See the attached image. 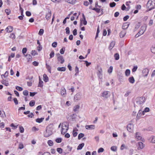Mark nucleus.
<instances>
[{"instance_id":"4be33fe9","label":"nucleus","mask_w":155,"mask_h":155,"mask_svg":"<svg viewBox=\"0 0 155 155\" xmlns=\"http://www.w3.org/2000/svg\"><path fill=\"white\" fill-rule=\"evenodd\" d=\"M128 80L129 82L131 84H133L135 81V80L133 77L129 78Z\"/></svg>"},{"instance_id":"cd10ccee","label":"nucleus","mask_w":155,"mask_h":155,"mask_svg":"<svg viewBox=\"0 0 155 155\" xmlns=\"http://www.w3.org/2000/svg\"><path fill=\"white\" fill-rule=\"evenodd\" d=\"M35 101L34 100L31 101L29 102V104L30 106L33 107L35 104Z\"/></svg>"},{"instance_id":"a18cd8bd","label":"nucleus","mask_w":155,"mask_h":155,"mask_svg":"<svg viewBox=\"0 0 155 155\" xmlns=\"http://www.w3.org/2000/svg\"><path fill=\"white\" fill-rule=\"evenodd\" d=\"M31 54L32 55L35 56L37 54V52L36 51L34 50L31 51Z\"/></svg>"},{"instance_id":"f8f14e48","label":"nucleus","mask_w":155,"mask_h":155,"mask_svg":"<svg viewBox=\"0 0 155 155\" xmlns=\"http://www.w3.org/2000/svg\"><path fill=\"white\" fill-rule=\"evenodd\" d=\"M51 11L50 10H49L48 12L46 13L45 16V18L47 20H48L50 18V17L51 16Z\"/></svg>"},{"instance_id":"20e7f679","label":"nucleus","mask_w":155,"mask_h":155,"mask_svg":"<svg viewBox=\"0 0 155 155\" xmlns=\"http://www.w3.org/2000/svg\"><path fill=\"white\" fill-rule=\"evenodd\" d=\"M136 103L138 104H141L144 102V98L143 97H137L136 99Z\"/></svg>"},{"instance_id":"79ce46f5","label":"nucleus","mask_w":155,"mask_h":155,"mask_svg":"<svg viewBox=\"0 0 155 155\" xmlns=\"http://www.w3.org/2000/svg\"><path fill=\"white\" fill-rule=\"evenodd\" d=\"M44 32V30L43 29H40L38 33V34L40 35H42Z\"/></svg>"},{"instance_id":"2eb2a0df","label":"nucleus","mask_w":155,"mask_h":155,"mask_svg":"<svg viewBox=\"0 0 155 155\" xmlns=\"http://www.w3.org/2000/svg\"><path fill=\"white\" fill-rule=\"evenodd\" d=\"M115 42L114 41H112L110 43L109 47V48L110 50H111L114 47Z\"/></svg>"},{"instance_id":"e2e57ef3","label":"nucleus","mask_w":155,"mask_h":155,"mask_svg":"<svg viewBox=\"0 0 155 155\" xmlns=\"http://www.w3.org/2000/svg\"><path fill=\"white\" fill-rule=\"evenodd\" d=\"M42 46L40 45H39L37 47V50L38 51H40L41 50H42Z\"/></svg>"},{"instance_id":"58836bf2","label":"nucleus","mask_w":155,"mask_h":155,"mask_svg":"<svg viewBox=\"0 0 155 155\" xmlns=\"http://www.w3.org/2000/svg\"><path fill=\"white\" fill-rule=\"evenodd\" d=\"M24 148V146L22 143H20L18 145V148L21 149Z\"/></svg>"},{"instance_id":"bb28decb","label":"nucleus","mask_w":155,"mask_h":155,"mask_svg":"<svg viewBox=\"0 0 155 155\" xmlns=\"http://www.w3.org/2000/svg\"><path fill=\"white\" fill-rule=\"evenodd\" d=\"M80 108V106L79 105H75L74 108V112L77 111Z\"/></svg>"},{"instance_id":"a211bd4d","label":"nucleus","mask_w":155,"mask_h":155,"mask_svg":"<svg viewBox=\"0 0 155 155\" xmlns=\"http://www.w3.org/2000/svg\"><path fill=\"white\" fill-rule=\"evenodd\" d=\"M81 97V96L79 94H76L74 97V99L75 101H77L79 99H80Z\"/></svg>"},{"instance_id":"5fc2aeb1","label":"nucleus","mask_w":155,"mask_h":155,"mask_svg":"<svg viewBox=\"0 0 155 155\" xmlns=\"http://www.w3.org/2000/svg\"><path fill=\"white\" fill-rule=\"evenodd\" d=\"M27 51V48H23L22 50V53L23 54L25 53Z\"/></svg>"},{"instance_id":"1a4fd4ad","label":"nucleus","mask_w":155,"mask_h":155,"mask_svg":"<svg viewBox=\"0 0 155 155\" xmlns=\"http://www.w3.org/2000/svg\"><path fill=\"white\" fill-rule=\"evenodd\" d=\"M52 134V132L49 130H46V132L44 133V136L45 137H48Z\"/></svg>"},{"instance_id":"ddd939ff","label":"nucleus","mask_w":155,"mask_h":155,"mask_svg":"<svg viewBox=\"0 0 155 155\" xmlns=\"http://www.w3.org/2000/svg\"><path fill=\"white\" fill-rule=\"evenodd\" d=\"M102 70L101 68L98 71V72L97 73V75L99 78L100 79H102Z\"/></svg>"},{"instance_id":"de8ad7c7","label":"nucleus","mask_w":155,"mask_h":155,"mask_svg":"<svg viewBox=\"0 0 155 155\" xmlns=\"http://www.w3.org/2000/svg\"><path fill=\"white\" fill-rule=\"evenodd\" d=\"M25 56H26L28 59V61H29L30 60H31V58H32V57L30 55L27 54L26 55H25Z\"/></svg>"},{"instance_id":"603ef678","label":"nucleus","mask_w":155,"mask_h":155,"mask_svg":"<svg viewBox=\"0 0 155 155\" xmlns=\"http://www.w3.org/2000/svg\"><path fill=\"white\" fill-rule=\"evenodd\" d=\"M66 33L67 34H69L70 33V30L69 27H67L66 28Z\"/></svg>"},{"instance_id":"13d9d810","label":"nucleus","mask_w":155,"mask_h":155,"mask_svg":"<svg viewBox=\"0 0 155 155\" xmlns=\"http://www.w3.org/2000/svg\"><path fill=\"white\" fill-rule=\"evenodd\" d=\"M8 72H7V71H6L5 74H4V75H1V77L2 78H3L4 77V78L5 77H7V76H8Z\"/></svg>"},{"instance_id":"5701e85b","label":"nucleus","mask_w":155,"mask_h":155,"mask_svg":"<svg viewBox=\"0 0 155 155\" xmlns=\"http://www.w3.org/2000/svg\"><path fill=\"white\" fill-rule=\"evenodd\" d=\"M84 146V143H82L81 144H80L77 147V150H81L82 149V148H83V147Z\"/></svg>"},{"instance_id":"4c0bfd02","label":"nucleus","mask_w":155,"mask_h":155,"mask_svg":"<svg viewBox=\"0 0 155 155\" xmlns=\"http://www.w3.org/2000/svg\"><path fill=\"white\" fill-rule=\"evenodd\" d=\"M57 150L59 153L61 154L62 153L63 150L61 148H58L57 149Z\"/></svg>"},{"instance_id":"e433bc0d","label":"nucleus","mask_w":155,"mask_h":155,"mask_svg":"<svg viewBox=\"0 0 155 155\" xmlns=\"http://www.w3.org/2000/svg\"><path fill=\"white\" fill-rule=\"evenodd\" d=\"M9 37L12 38L13 39H14L15 38V35L14 33H12L10 36H9Z\"/></svg>"},{"instance_id":"c756f323","label":"nucleus","mask_w":155,"mask_h":155,"mask_svg":"<svg viewBox=\"0 0 155 155\" xmlns=\"http://www.w3.org/2000/svg\"><path fill=\"white\" fill-rule=\"evenodd\" d=\"M151 51L152 53L155 54V45L152 47L151 48Z\"/></svg>"},{"instance_id":"864d4df0","label":"nucleus","mask_w":155,"mask_h":155,"mask_svg":"<svg viewBox=\"0 0 155 155\" xmlns=\"http://www.w3.org/2000/svg\"><path fill=\"white\" fill-rule=\"evenodd\" d=\"M28 92L27 90H25L23 91V94L25 96H27L28 95Z\"/></svg>"},{"instance_id":"423d86ee","label":"nucleus","mask_w":155,"mask_h":155,"mask_svg":"<svg viewBox=\"0 0 155 155\" xmlns=\"http://www.w3.org/2000/svg\"><path fill=\"white\" fill-rule=\"evenodd\" d=\"M57 56L58 61L60 62L61 64L63 63L64 61V59L63 56L58 54H57Z\"/></svg>"},{"instance_id":"338daca9","label":"nucleus","mask_w":155,"mask_h":155,"mask_svg":"<svg viewBox=\"0 0 155 155\" xmlns=\"http://www.w3.org/2000/svg\"><path fill=\"white\" fill-rule=\"evenodd\" d=\"M34 114L32 113H31L29 115H28L27 116L28 117H31L32 118L34 117Z\"/></svg>"},{"instance_id":"c9c22d12","label":"nucleus","mask_w":155,"mask_h":155,"mask_svg":"<svg viewBox=\"0 0 155 155\" xmlns=\"http://www.w3.org/2000/svg\"><path fill=\"white\" fill-rule=\"evenodd\" d=\"M48 144L50 146H52L53 145V142L51 140H49L48 142Z\"/></svg>"},{"instance_id":"8fccbe9b","label":"nucleus","mask_w":155,"mask_h":155,"mask_svg":"<svg viewBox=\"0 0 155 155\" xmlns=\"http://www.w3.org/2000/svg\"><path fill=\"white\" fill-rule=\"evenodd\" d=\"M57 45V43L56 42H54L52 43V46L53 47L55 48Z\"/></svg>"},{"instance_id":"a19ab883","label":"nucleus","mask_w":155,"mask_h":155,"mask_svg":"<svg viewBox=\"0 0 155 155\" xmlns=\"http://www.w3.org/2000/svg\"><path fill=\"white\" fill-rule=\"evenodd\" d=\"M5 12L6 13L7 15H8L10 14L11 13V11L10 9H6L5 10Z\"/></svg>"},{"instance_id":"f704fd0d","label":"nucleus","mask_w":155,"mask_h":155,"mask_svg":"<svg viewBox=\"0 0 155 155\" xmlns=\"http://www.w3.org/2000/svg\"><path fill=\"white\" fill-rule=\"evenodd\" d=\"M150 138L151 142L153 143H155V136H152Z\"/></svg>"},{"instance_id":"7ed1b4c3","label":"nucleus","mask_w":155,"mask_h":155,"mask_svg":"<svg viewBox=\"0 0 155 155\" xmlns=\"http://www.w3.org/2000/svg\"><path fill=\"white\" fill-rule=\"evenodd\" d=\"M61 126V134L64 135L67 132L68 130V125L66 123H64L62 124Z\"/></svg>"},{"instance_id":"bf43d9fd","label":"nucleus","mask_w":155,"mask_h":155,"mask_svg":"<svg viewBox=\"0 0 155 155\" xmlns=\"http://www.w3.org/2000/svg\"><path fill=\"white\" fill-rule=\"evenodd\" d=\"M13 101L14 103L15 104L17 105L18 104V102L17 99L16 98H15L13 99Z\"/></svg>"},{"instance_id":"b1692460","label":"nucleus","mask_w":155,"mask_h":155,"mask_svg":"<svg viewBox=\"0 0 155 155\" xmlns=\"http://www.w3.org/2000/svg\"><path fill=\"white\" fill-rule=\"evenodd\" d=\"M44 119V118H38L36 119V121L37 123H41L43 121Z\"/></svg>"},{"instance_id":"2f4dec72","label":"nucleus","mask_w":155,"mask_h":155,"mask_svg":"<svg viewBox=\"0 0 155 155\" xmlns=\"http://www.w3.org/2000/svg\"><path fill=\"white\" fill-rule=\"evenodd\" d=\"M114 57L116 60H118L119 58V55L118 54L116 53L114 55Z\"/></svg>"},{"instance_id":"39448f33","label":"nucleus","mask_w":155,"mask_h":155,"mask_svg":"<svg viewBox=\"0 0 155 155\" xmlns=\"http://www.w3.org/2000/svg\"><path fill=\"white\" fill-rule=\"evenodd\" d=\"M60 94L61 96L64 97H65L66 96L67 93L66 90L64 87H62L60 90Z\"/></svg>"},{"instance_id":"dca6fc26","label":"nucleus","mask_w":155,"mask_h":155,"mask_svg":"<svg viewBox=\"0 0 155 155\" xmlns=\"http://www.w3.org/2000/svg\"><path fill=\"white\" fill-rule=\"evenodd\" d=\"M108 94V91H104L102 93V97L106 98L107 97V95Z\"/></svg>"},{"instance_id":"393cba45","label":"nucleus","mask_w":155,"mask_h":155,"mask_svg":"<svg viewBox=\"0 0 155 155\" xmlns=\"http://www.w3.org/2000/svg\"><path fill=\"white\" fill-rule=\"evenodd\" d=\"M2 83L6 86H8L9 85L8 82L4 80L2 81Z\"/></svg>"},{"instance_id":"6ab92c4d","label":"nucleus","mask_w":155,"mask_h":155,"mask_svg":"<svg viewBox=\"0 0 155 155\" xmlns=\"http://www.w3.org/2000/svg\"><path fill=\"white\" fill-rule=\"evenodd\" d=\"M129 24L127 23L123 24L122 26V28L124 29H127L129 26Z\"/></svg>"},{"instance_id":"37998d69","label":"nucleus","mask_w":155,"mask_h":155,"mask_svg":"<svg viewBox=\"0 0 155 155\" xmlns=\"http://www.w3.org/2000/svg\"><path fill=\"white\" fill-rule=\"evenodd\" d=\"M55 141L57 143H60L61 142L62 140L61 138H58L56 139Z\"/></svg>"},{"instance_id":"412c9836","label":"nucleus","mask_w":155,"mask_h":155,"mask_svg":"<svg viewBox=\"0 0 155 155\" xmlns=\"http://www.w3.org/2000/svg\"><path fill=\"white\" fill-rule=\"evenodd\" d=\"M145 112L144 111H143L141 112V113L139 111L138 114H137V117H141V116L142 115L143 116L145 114Z\"/></svg>"},{"instance_id":"a878e982","label":"nucleus","mask_w":155,"mask_h":155,"mask_svg":"<svg viewBox=\"0 0 155 155\" xmlns=\"http://www.w3.org/2000/svg\"><path fill=\"white\" fill-rule=\"evenodd\" d=\"M66 1L69 3L74 4L75 3L76 0H66Z\"/></svg>"},{"instance_id":"69168bd1","label":"nucleus","mask_w":155,"mask_h":155,"mask_svg":"<svg viewBox=\"0 0 155 155\" xmlns=\"http://www.w3.org/2000/svg\"><path fill=\"white\" fill-rule=\"evenodd\" d=\"M129 18V16L126 15L124 18L123 20L124 21H126Z\"/></svg>"},{"instance_id":"f3484780","label":"nucleus","mask_w":155,"mask_h":155,"mask_svg":"<svg viewBox=\"0 0 155 155\" xmlns=\"http://www.w3.org/2000/svg\"><path fill=\"white\" fill-rule=\"evenodd\" d=\"M126 33V31H121L120 33V38H123L125 35Z\"/></svg>"},{"instance_id":"7c9ffc66","label":"nucleus","mask_w":155,"mask_h":155,"mask_svg":"<svg viewBox=\"0 0 155 155\" xmlns=\"http://www.w3.org/2000/svg\"><path fill=\"white\" fill-rule=\"evenodd\" d=\"M130 74V71L129 69H127L125 72V75L127 76H129Z\"/></svg>"},{"instance_id":"052dcab7","label":"nucleus","mask_w":155,"mask_h":155,"mask_svg":"<svg viewBox=\"0 0 155 155\" xmlns=\"http://www.w3.org/2000/svg\"><path fill=\"white\" fill-rule=\"evenodd\" d=\"M26 15L27 16H30L31 15V13L29 11H26Z\"/></svg>"},{"instance_id":"774afa93","label":"nucleus","mask_w":155,"mask_h":155,"mask_svg":"<svg viewBox=\"0 0 155 155\" xmlns=\"http://www.w3.org/2000/svg\"><path fill=\"white\" fill-rule=\"evenodd\" d=\"M73 136L74 137H76L78 134V133L76 132H75L74 130L73 132Z\"/></svg>"},{"instance_id":"ea45409f","label":"nucleus","mask_w":155,"mask_h":155,"mask_svg":"<svg viewBox=\"0 0 155 155\" xmlns=\"http://www.w3.org/2000/svg\"><path fill=\"white\" fill-rule=\"evenodd\" d=\"M110 149L112 151H115L117 150V147L116 146H113L111 147Z\"/></svg>"},{"instance_id":"49530a36","label":"nucleus","mask_w":155,"mask_h":155,"mask_svg":"<svg viewBox=\"0 0 155 155\" xmlns=\"http://www.w3.org/2000/svg\"><path fill=\"white\" fill-rule=\"evenodd\" d=\"M19 130L21 133H23L24 132V129L22 126H20Z\"/></svg>"},{"instance_id":"9d476101","label":"nucleus","mask_w":155,"mask_h":155,"mask_svg":"<svg viewBox=\"0 0 155 155\" xmlns=\"http://www.w3.org/2000/svg\"><path fill=\"white\" fill-rule=\"evenodd\" d=\"M136 138L137 140H142V141H143V139H142V137L140 135V134L139 133H137L136 134Z\"/></svg>"},{"instance_id":"6e6552de","label":"nucleus","mask_w":155,"mask_h":155,"mask_svg":"<svg viewBox=\"0 0 155 155\" xmlns=\"http://www.w3.org/2000/svg\"><path fill=\"white\" fill-rule=\"evenodd\" d=\"M144 146V144L142 142H139L138 143L137 147L138 150L142 149Z\"/></svg>"},{"instance_id":"9b49d317","label":"nucleus","mask_w":155,"mask_h":155,"mask_svg":"<svg viewBox=\"0 0 155 155\" xmlns=\"http://www.w3.org/2000/svg\"><path fill=\"white\" fill-rule=\"evenodd\" d=\"M95 126L94 125H87L85 126V128L86 129L93 130L94 129Z\"/></svg>"},{"instance_id":"4468645a","label":"nucleus","mask_w":155,"mask_h":155,"mask_svg":"<svg viewBox=\"0 0 155 155\" xmlns=\"http://www.w3.org/2000/svg\"><path fill=\"white\" fill-rule=\"evenodd\" d=\"M13 27L12 26H8L5 29V30L8 33L11 32L13 31Z\"/></svg>"},{"instance_id":"473e14b6","label":"nucleus","mask_w":155,"mask_h":155,"mask_svg":"<svg viewBox=\"0 0 155 155\" xmlns=\"http://www.w3.org/2000/svg\"><path fill=\"white\" fill-rule=\"evenodd\" d=\"M65 50V47H63L60 50V53L61 54H63L64 53Z\"/></svg>"},{"instance_id":"0eeeda50","label":"nucleus","mask_w":155,"mask_h":155,"mask_svg":"<svg viewBox=\"0 0 155 155\" xmlns=\"http://www.w3.org/2000/svg\"><path fill=\"white\" fill-rule=\"evenodd\" d=\"M149 72L148 68H143L142 71V75L143 76L145 77L147 76Z\"/></svg>"},{"instance_id":"6e6d98bb","label":"nucleus","mask_w":155,"mask_h":155,"mask_svg":"<svg viewBox=\"0 0 155 155\" xmlns=\"http://www.w3.org/2000/svg\"><path fill=\"white\" fill-rule=\"evenodd\" d=\"M141 7V6L140 5H137L135 7L136 8L137 10L140 9Z\"/></svg>"},{"instance_id":"72a5a7b5","label":"nucleus","mask_w":155,"mask_h":155,"mask_svg":"<svg viewBox=\"0 0 155 155\" xmlns=\"http://www.w3.org/2000/svg\"><path fill=\"white\" fill-rule=\"evenodd\" d=\"M84 136V134L83 133H80L78 135V138L79 140H80L81 138H82Z\"/></svg>"},{"instance_id":"3c124183","label":"nucleus","mask_w":155,"mask_h":155,"mask_svg":"<svg viewBox=\"0 0 155 155\" xmlns=\"http://www.w3.org/2000/svg\"><path fill=\"white\" fill-rule=\"evenodd\" d=\"M116 5V3L114 2H113L110 3V6L111 7H114Z\"/></svg>"},{"instance_id":"f257e3e1","label":"nucleus","mask_w":155,"mask_h":155,"mask_svg":"<svg viewBox=\"0 0 155 155\" xmlns=\"http://www.w3.org/2000/svg\"><path fill=\"white\" fill-rule=\"evenodd\" d=\"M146 6L148 8L149 11L154 9L155 7V0H149Z\"/></svg>"},{"instance_id":"c85d7f7f","label":"nucleus","mask_w":155,"mask_h":155,"mask_svg":"<svg viewBox=\"0 0 155 155\" xmlns=\"http://www.w3.org/2000/svg\"><path fill=\"white\" fill-rule=\"evenodd\" d=\"M43 82L40 79V78H39V84H38V87H42L43 86Z\"/></svg>"},{"instance_id":"680f3d73","label":"nucleus","mask_w":155,"mask_h":155,"mask_svg":"<svg viewBox=\"0 0 155 155\" xmlns=\"http://www.w3.org/2000/svg\"><path fill=\"white\" fill-rule=\"evenodd\" d=\"M104 149L102 148H100L98 150V153H101V152H102L104 151Z\"/></svg>"},{"instance_id":"4d7b16f0","label":"nucleus","mask_w":155,"mask_h":155,"mask_svg":"<svg viewBox=\"0 0 155 155\" xmlns=\"http://www.w3.org/2000/svg\"><path fill=\"white\" fill-rule=\"evenodd\" d=\"M130 3V2H126V5L127 6H128V7L127 8V11L130 8V7L129 6V3Z\"/></svg>"},{"instance_id":"aec40b11","label":"nucleus","mask_w":155,"mask_h":155,"mask_svg":"<svg viewBox=\"0 0 155 155\" xmlns=\"http://www.w3.org/2000/svg\"><path fill=\"white\" fill-rule=\"evenodd\" d=\"M43 80L44 81L47 82L49 80L46 74H44L43 76Z\"/></svg>"},{"instance_id":"0e129e2a","label":"nucleus","mask_w":155,"mask_h":155,"mask_svg":"<svg viewBox=\"0 0 155 155\" xmlns=\"http://www.w3.org/2000/svg\"><path fill=\"white\" fill-rule=\"evenodd\" d=\"M20 11L21 15L24 16V15H23V11L24 10H23V9L22 8H21V7H20Z\"/></svg>"},{"instance_id":"09e8293b","label":"nucleus","mask_w":155,"mask_h":155,"mask_svg":"<svg viewBox=\"0 0 155 155\" xmlns=\"http://www.w3.org/2000/svg\"><path fill=\"white\" fill-rule=\"evenodd\" d=\"M54 51H52L50 54V58H52L54 57Z\"/></svg>"},{"instance_id":"c03bdc74","label":"nucleus","mask_w":155,"mask_h":155,"mask_svg":"<svg viewBox=\"0 0 155 155\" xmlns=\"http://www.w3.org/2000/svg\"><path fill=\"white\" fill-rule=\"evenodd\" d=\"M16 88L17 90L20 91H21L23 90V89L22 87L18 86L16 87Z\"/></svg>"},{"instance_id":"f03ea898","label":"nucleus","mask_w":155,"mask_h":155,"mask_svg":"<svg viewBox=\"0 0 155 155\" xmlns=\"http://www.w3.org/2000/svg\"><path fill=\"white\" fill-rule=\"evenodd\" d=\"M147 28V25L146 24H144L141 27L140 31L137 34L135 37L136 38L138 37L140 35L143 34Z\"/></svg>"}]
</instances>
